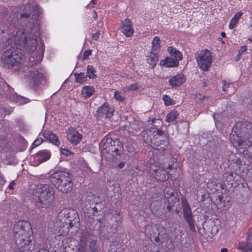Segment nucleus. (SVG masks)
<instances>
[{
    "mask_svg": "<svg viewBox=\"0 0 252 252\" xmlns=\"http://www.w3.org/2000/svg\"><path fill=\"white\" fill-rule=\"evenodd\" d=\"M40 36L39 30H37L36 34L34 35L32 32L27 35L23 31L19 30L10 39L11 44L22 46L29 53H33L35 51L37 48V39H40V42L38 46L37 52L29 58V65L31 67L40 63L44 57L45 45Z\"/></svg>",
    "mask_w": 252,
    "mask_h": 252,
    "instance_id": "obj_1",
    "label": "nucleus"
},
{
    "mask_svg": "<svg viewBox=\"0 0 252 252\" xmlns=\"http://www.w3.org/2000/svg\"><path fill=\"white\" fill-rule=\"evenodd\" d=\"M230 140L234 147L244 155L248 154L247 147L252 146V124L238 123L233 128Z\"/></svg>",
    "mask_w": 252,
    "mask_h": 252,
    "instance_id": "obj_2",
    "label": "nucleus"
},
{
    "mask_svg": "<svg viewBox=\"0 0 252 252\" xmlns=\"http://www.w3.org/2000/svg\"><path fill=\"white\" fill-rule=\"evenodd\" d=\"M14 237L16 245L21 252H32L34 245L31 239L33 234L30 222L26 220L17 221L13 227Z\"/></svg>",
    "mask_w": 252,
    "mask_h": 252,
    "instance_id": "obj_3",
    "label": "nucleus"
},
{
    "mask_svg": "<svg viewBox=\"0 0 252 252\" xmlns=\"http://www.w3.org/2000/svg\"><path fill=\"white\" fill-rule=\"evenodd\" d=\"M176 162V159L171 157L166 158L164 162L159 165H158V163L153 164L150 162L149 170L150 172L152 171L151 173L155 179L159 181L164 182L169 179L170 176L172 175L170 172L174 169V163Z\"/></svg>",
    "mask_w": 252,
    "mask_h": 252,
    "instance_id": "obj_4",
    "label": "nucleus"
},
{
    "mask_svg": "<svg viewBox=\"0 0 252 252\" xmlns=\"http://www.w3.org/2000/svg\"><path fill=\"white\" fill-rule=\"evenodd\" d=\"M24 60L25 56L20 48L10 47L2 53L0 63L4 68L10 69L15 67H19Z\"/></svg>",
    "mask_w": 252,
    "mask_h": 252,
    "instance_id": "obj_5",
    "label": "nucleus"
},
{
    "mask_svg": "<svg viewBox=\"0 0 252 252\" xmlns=\"http://www.w3.org/2000/svg\"><path fill=\"white\" fill-rule=\"evenodd\" d=\"M144 141L157 149H165L168 144L167 137L160 129L152 127L143 134Z\"/></svg>",
    "mask_w": 252,
    "mask_h": 252,
    "instance_id": "obj_6",
    "label": "nucleus"
},
{
    "mask_svg": "<svg viewBox=\"0 0 252 252\" xmlns=\"http://www.w3.org/2000/svg\"><path fill=\"white\" fill-rule=\"evenodd\" d=\"M51 183L61 192H70L73 188V183L68 172L58 171L54 173L50 177Z\"/></svg>",
    "mask_w": 252,
    "mask_h": 252,
    "instance_id": "obj_7",
    "label": "nucleus"
},
{
    "mask_svg": "<svg viewBox=\"0 0 252 252\" xmlns=\"http://www.w3.org/2000/svg\"><path fill=\"white\" fill-rule=\"evenodd\" d=\"M34 194L42 204H47L54 199L53 188L48 185H40L37 187Z\"/></svg>",
    "mask_w": 252,
    "mask_h": 252,
    "instance_id": "obj_8",
    "label": "nucleus"
},
{
    "mask_svg": "<svg viewBox=\"0 0 252 252\" xmlns=\"http://www.w3.org/2000/svg\"><path fill=\"white\" fill-rule=\"evenodd\" d=\"M195 56L199 67L204 71H208L213 61L211 51L207 49H202L197 52Z\"/></svg>",
    "mask_w": 252,
    "mask_h": 252,
    "instance_id": "obj_9",
    "label": "nucleus"
},
{
    "mask_svg": "<svg viewBox=\"0 0 252 252\" xmlns=\"http://www.w3.org/2000/svg\"><path fill=\"white\" fill-rule=\"evenodd\" d=\"M165 197L167 199V210L170 212L173 207L179 201V198L174 189L171 187H166L163 190Z\"/></svg>",
    "mask_w": 252,
    "mask_h": 252,
    "instance_id": "obj_10",
    "label": "nucleus"
},
{
    "mask_svg": "<svg viewBox=\"0 0 252 252\" xmlns=\"http://www.w3.org/2000/svg\"><path fill=\"white\" fill-rule=\"evenodd\" d=\"M28 73V76L30 83L35 87L39 86L45 78V71L42 67H39L37 70H30Z\"/></svg>",
    "mask_w": 252,
    "mask_h": 252,
    "instance_id": "obj_11",
    "label": "nucleus"
},
{
    "mask_svg": "<svg viewBox=\"0 0 252 252\" xmlns=\"http://www.w3.org/2000/svg\"><path fill=\"white\" fill-rule=\"evenodd\" d=\"M114 109L107 103H104L97 109L96 113V117L98 119L102 118H110L113 115Z\"/></svg>",
    "mask_w": 252,
    "mask_h": 252,
    "instance_id": "obj_12",
    "label": "nucleus"
},
{
    "mask_svg": "<svg viewBox=\"0 0 252 252\" xmlns=\"http://www.w3.org/2000/svg\"><path fill=\"white\" fill-rule=\"evenodd\" d=\"M68 140L73 145H78L82 139V135L79 132L76 128L70 126L66 131Z\"/></svg>",
    "mask_w": 252,
    "mask_h": 252,
    "instance_id": "obj_13",
    "label": "nucleus"
},
{
    "mask_svg": "<svg viewBox=\"0 0 252 252\" xmlns=\"http://www.w3.org/2000/svg\"><path fill=\"white\" fill-rule=\"evenodd\" d=\"M0 95L4 98H11L12 96L15 97V95L14 89L2 78L0 80Z\"/></svg>",
    "mask_w": 252,
    "mask_h": 252,
    "instance_id": "obj_14",
    "label": "nucleus"
},
{
    "mask_svg": "<svg viewBox=\"0 0 252 252\" xmlns=\"http://www.w3.org/2000/svg\"><path fill=\"white\" fill-rule=\"evenodd\" d=\"M108 144H110L109 151L115 153L116 155L120 156L123 152V145L119 139L113 140L111 138H108L106 140Z\"/></svg>",
    "mask_w": 252,
    "mask_h": 252,
    "instance_id": "obj_15",
    "label": "nucleus"
},
{
    "mask_svg": "<svg viewBox=\"0 0 252 252\" xmlns=\"http://www.w3.org/2000/svg\"><path fill=\"white\" fill-rule=\"evenodd\" d=\"M238 177V175L236 173L233 172H226L222 175V182L226 187L229 188H231L234 184L237 183V180L236 179Z\"/></svg>",
    "mask_w": 252,
    "mask_h": 252,
    "instance_id": "obj_16",
    "label": "nucleus"
},
{
    "mask_svg": "<svg viewBox=\"0 0 252 252\" xmlns=\"http://www.w3.org/2000/svg\"><path fill=\"white\" fill-rule=\"evenodd\" d=\"M67 218L64 221V223L67 225V228L69 230L70 228H72L76 223L79 222V218L78 215L75 210H72L69 213H67Z\"/></svg>",
    "mask_w": 252,
    "mask_h": 252,
    "instance_id": "obj_17",
    "label": "nucleus"
},
{
    "mask_svg": "<svg viewBox=\"0 0 252 252\" xmlns=\"http://www.w3.org/2000/svg\"><path fill=\"white\" fill-rule=\"evenodd\" d=\"M122 33L126 37H131L134 33V30L132 28V24L131 20L128 18L125 19L121 26Z\"/></svg>",
    "mask_w": 252,
    "mask_h": 252,
    "instance_id": "obj_18",
    "label": "nucleus"
},
{
    "mask_svg": "<svg viewBox=\"0 0 252 252\" xmlns=\"http://www.w3.org/2000/svg\"><path fill=\"white\" fill-rule=\"evenodd\" d=\"M186 80L185 75L182 73H178L171 77L169 80V84L172 87H179L184 84Z\"/></svg>",
    "mask_w": 252,
    "mask_h": 252,
    "instance_id": "obj_19",
    "label": "nucleus"
},
{
    "mask_svg": "<svg viewBox=\"0 0 252 252\" xmlns=\"http://www.w3.org/2000/svg\"><path fill=\"white\" fill-rule=\"evenodd\" d=\"M159 65L167 68L177 67L179 65L177 60L173 59L172 57H166L164 60L160 61Z\"/></svg>",
    "mask_w": 252,
    "mask_h": 252,
    "instance_id": "obj_20",
    "label": "nucleus"
},
{
    "mask_svg": "<svg viewBox=\"0 0 252 252\" xmlns=\"http://www.w3.org/2000/svg\"><path fill=\"white\" fill-rule=\"evenodd\" d=\"M42 135L47 140L50 141L55 145L59 146L60 144L58 136L49 130H44L42 132Z\"/></svg>",
    "mask_w": 252,
    "mask_h": 252,
    "instance_id": "obj_21",
    "label": "nucleus"
},
{
    "mask_svg": "<svg viewBox=\"0 0 252 252\" xmlns=\"http://www.w3.org/2000/svg\"><path fill=\"white\" fill-rule=\"evenodd\" d=\"M146 61L152 66V68L154 69L156 66L158 61V53H154L152 51L148 52L146 56Z\"/></svg>",
    "mask_w": 252,
    "mask_h": 252,
    "instance_id": "obj_22",
    "label": "nucleus"
},
{
    "mask_svg": "<svg viewBox=\"0 0 252 252\" xmlns=\"http://www.w3.org/2000/svg\"><path fill=\"white\" fill-rule=\"evenodd\" d=\"M50 156L49 151L44 150L38 152L35 156V158L40 163H42L48 160L50 158Z\"/></svg>",
    "mask_w": 252,
    "mask_h": 252,
    "instance_id": "obj_23",
    "label": "nucleus"
},
{
    "mask_svg": "<svg viewBox=\"0 0 252 252\" xmlns=\"http://www.w3.org/2000/svg\"><path fill=\"white\" fill-rule=\"evenodd\" d=\"M167 51L172 56L173 59L177 60L178 62L179 63L182 60L183 57L181 52L176 48L173 46H169L167 48Z\"/></svg>",
    "mask_w": 252,
    "mask_h": 252,
    "instance_id": "obj_24",
    "label": "nucleus"
},
{
    "mask_svg": "<svg viewBox=\"0 0 252 252\" xmlns=\"http://www.w3.org/2000/svg\"><path fill=\"white\" fill-rule=\"evenodd\" d=\"M182 208L183 216L185 220L192 217L190 207L186 200L182 201Z\"/></svg>",
    "mask_w": 252,
    "mask_h": 252,
    "instance_id": "obj_25",
    "label": "nucleus"
},
{
    "mask_svg": "<svg viewBox=\"0 0 252 252\" xmlns=\"http://www.w3.org/2000/svg\"><path fill=\"white\" fill-rule=\"evenodd\" d=\"M222 91L225 92L228 95L234 94L235 92V88L232 83H228L226 84L225 81H222Z\"/></svg>",
    "mask_w": 252,
    "mask_h": 252,
    "instance_id": "obj_26",
    "label": "nucleus"
},
{
    "mask_svg": "<svg viewBox=\"0 0 252 252\" xmlns=\"http://www.w3.org/2000/svg\"><path fill=\"white\" fill-rule=\"evenodd\" d=\"M242 15L243 12L239 11L233 16L229 22V28L230 29L232 30L236 26Z\"/></svg>",
    "mask_w": 252,
    "mask_h": 252,
    "instance_id": "obj_27",
    "label": "nucleus"
},
{
    "mask_svg": "<svg viewBox=\"0 0 252 252\" xmlns=\"http://www.w3.org/2000/svg\"><path fill=\"white\" fill-rule=\"evenodd\" d=\"M152 229V227H151V226H150L149 225H147L145 226V234L150 239H151L152 238H153L154 239V241L157 243H158L159 242L160 239H163V238H161V235H160L161 232H159L158 235L155 237L154 236H153L152 233H151V232H149V231H151V230Z\"/></svg>",
    "mask_w": 252,
    "mask_h": 252,
    "instance_id": "obj_28",
    "label": "nucleus"
},
{
    "mask_svg": "<svg viewBox=\"0 0 252 252\" xmlns=\"http://www.w3.org/2000/svg\"><path fill=\"white\" fill-rule=\"evenodd\" d=\"M179 115V114L177 110L174 109L172 110L166 116L165 121L167 123L174 122L178 117Z\"/></svg>",
    "mask_w": 252,
    "mask_h": 252,
    "instance_id": "obj_29",
    "label": "nucleus"
},
{
    "mask_svg": "<svg viewBox=\"0 0 252 252\" xmlns=\"http://www.w3.org/2000/svg\"><path fill=\"white\" fill-rule=\"evenodd\" d=\"M94 92L93 87L86 86H84L82 90V93L84 96L88 98L91 96Z\"/></svg>",
    "mask_w": 252,
    "mask_h": 252,
    "instance_id": "obj_30",
    "label": "nucleus"
},
{
    "mask_svg": "<svg viewBox=\"0 0 252 252\" xmlns=\"http://www.w3.org/2000/svg\"><path fill=\"white\" fill-rule=\"evenodd\" d=\"M160 38L159 37L157 36H155L152 42V51H157L160 48Z\"/></svg>",
    "mask_w": 252,
    "mask_h": 252,
    "instance_id": "obj_31",
    "label": "nucleus"
},
{
    "mask_svg": "<svg viewBox=\"0 0 252 252\" xmlns=\"http://www.w3.org/2000/svg\"><path fill=\"white\" fill-rule=\"evenodd\" d=\"M94 72L95 70L94 66L92 65H88L87 67V76L90 79H94L96 77Z\"/></svg>",
    "mask_w": 252,
    "mask_h": 252,
    "instance_id": "obj_32",
    "label": "nucleus"
},
{
    "mask_svg": "<svg viewBox=\"0 0 252 252\" xmlns=\"http://www.w3.org/2000/svg\"><path fill=\"white\" fill-rule=\"evenodd\" d=\"M162 99L166 106L173 105L175 104V101L172 99L169 95L164 94L163 95Z\"/></svg>",
    "mask_w": 252,
    "mask_h": 252,
    "instance_id": "obj_33",
    "label": "nucleus"
},
{
    "mask_svg": "<svg viewBox=\"0 0 252 252\" xmlns=\"http://www.w3.org/2000/svg\"><path fill=\"white\" fill-rule=\"evenodd\" d=\"M114 98L117 101L122 102H124L126 100L125 96L121 92L118 91H116L114 92Z\"/></svg>",
    "mask_w": 252,
    "mask_h": 252,
    "instance_id": "obj_34",
    "label": "nucleus"
},
{
    "mask_svg": "<svg viewBox=\"0 0 252 252\" xmlns=\"http://www.w3.org/2000/svg\"><path fill=\"white\" fill-rule=\"evenodd\" d=\"M75 81L78 83H83L86 80V76L84 73H75Z\"/></svg>",
    "mask_w": 252,
    "mask_h": 252,
    "instance_id": "obj_35",
    "label": "nucleus"
},
{
    "mask_svg": "<svg viewBox=\"0 0 252 252\" xmlns=\"http://www.w3.org/2000/svg\"><path fill=\"white\" fill-rule=\"evenodd\" d=\"M15 101L19 103L20 104H26L30 101L29 99L26 97L23 96L16 95L15 97Z\"/></svg>",
    "mask_w": 252,
    "mask_h": 252,
    "instance_id": "obj_36",
    "label": "nucleus"
},
{
    "mask_svg": "<svg viewBox=\"0 0 252 252\" xmlns=\"http://www.w3.org/2000/svg\"><path fill=\"white\" fill-rule=\"evenodd\" d=\"M96 240H92L90 242L89 248L91 250L92 252H97L98 247L96 246Z\"/></svg>",
    "mask_w": 252,
    "mask_h": 252,
    "instance_id": "obj_37",
    "label": "nucleus"
},
{
    "mask_svg": "<svg viewBox=\"0 0 252 252\" xmlns=\"http://www.w3.org/2000/svg\"><path fill=\"white\" fill-rule=\"evenodd\" d=\"M186 220L188 222L190 231L192 232H195V228L194 225V221L192 217L186 219Z\"/></svg>",
    "mask_w": 252,
    "mask_h": 252,
    "instance_id": "obj_38",
    "label": "nucleus"
},
{
    "mask_svg": "<svg viewBox=\"0 0 252 252\" xmlns=\"http://www.w3.org/2000/svg\"><path fill=\"white\" fill-rule=\"evenodd\" d=\"M89 237V233L86 231L82 232L81 234V236L80 237V240L81 242H86V240Z\"/></svg>",
    "mask_w": 252,
    "mask_h": 252,
    "instance_id": "obj_39",
    "label": "nucleus"
},
{
    "mask_svg": "<svg viewBox=\"0 0 252 252\" xmlns=\"http://www.w3.org/2000/svg\"><path fill=\"white\" fill-rule=\"evenodd\" d=\"M43 142V140L42 138H36L32 145V147L34 148L39 145H40Z\"/></svg>",
    "mask_w": 252,
    "mask_h": 252,
    "instance_id": "obj_40",
    "label": "nucleus"
},
{
    "mask_svg": "<svg viewBox=\"0 0 252 252\" xmlns=\"http://www.w3.org/2000/svg\"><path fill=\"white\" fill-rule=\"evenodd\" d=\"M100 35V32L99 31H96L92 34L91 39L93 41H98Z\"/></svg>",
    "mask_w": 252,
    "mask_h": 252,
    "instance_id": "obj_41",
    "label": "nucleus"
},
{
    "mask_svg": "<svg viewBox=\"0 0 252 252\" xmlns=\"http://www.w3.org/2000/svg\"><path fill=\"white\" fill-rule=\"evenodd\" d=\"M61 153L62 155L66 156V157L69 156L73 154V153L69 150L65 148H62L61 149Z\"/></svg>",
    "mask_w": 252,
    "mask_h": 252,
    "instance_id": "obj_42",
    "label": "nucleus"
},
{
    "mask_svg": "<svg viewBox=\"0 0 252 252\" xmlns=\"http://www.w3.org/2000/svg\"><path fill=\"white\" fill-rule=\"evenodd\" d=\"M155 205H156L158 206V207L157 208V209H158V207L160 208V206L159 205H158V201L154 202L151 204L150 208L151 209V211H152V212L154 214H155V215H156V210L154 207V206Z\"/></svg>",
    "mask_w": 252,
    "mask_h": 252,
    "instance_id": "obj_43",
    "label": "nucleus"
},
{
    "mask_svg": "<svg viewBox=\"0 0 252 252\" xmlns=\"http://www.w3.org/2000/svg\"><path fill=\"white\" fill-rule=\"evenodd\" d=\"M139 85L138 83H135L129 85L128 89V90L136 91L139 89Z\"/></svg>",
    "mask_w": 252,
    "mask_h": 252,
    "instance_id": "obj_44",
    "label": "nucleus"
},
{
    "mask_svg": "<svg viewBox=\"0 0 252 252\" xmlns=\"http://www.w3.org/2000/svg\"><path fill=\"white\" fill-rule=\"evenodd\" d=\"M92 51L91 50H86L83 54V60L87 59L91 55Z\"/></svg>",
    "mask_w": 252,
    "mask_h": 252,
    "instance_id": "obj_45",
    "label": "nucleus"
},
{
    "mask_svg": "<svg viewBox=\"0 0 252 252\" xmlns=\"http://www.w3.org/2000/svg\"><path fill=\"white\" fill-rule=\"evenodd\" d=\"M248 49L247 46L246 45H243L240 47V49L238 51V56H240L241 54L246 52Z\"/></svg>",
    "mask_w": 252,
    "mask_h": 252,
    "instance_id": "obj_46",
    "label": "nucleus"
},
{
    "mask_svg": "<svg viewBox=\"0 0 252 252\" xmlns=\"http://www.w3.org/2000/svg\"><path fill=\"white\" fill-rule=\"evenodd\" d=\"M248 247V246L246 244H244L243 245L240 246V249L242 252H247Z\"/></svg>",
    "mask_w": 252,
    "mask_h": 252,
    "instance_id": "obj_47",
    "label": "nucleus"
},
{
    "mask_svg": "<svg viewBox=\"0 0 252 252\" xmlns=\"http://www.w3.org/2000/svg\"><path fill=\"white\" fill-rule=\"evenodd\" d=\"M167 247H168L169 249H174V246L173 244V242L171 240L170 241L169 243L167 245Z\"/></svg>",
    "mask_w": 252,
    "mask_h": 252,
    "instance_id": "obj_48",
    "label": "nucleus"
},
{
    "mask_svg": "<svg viewBox=\"0 0 252 252\" xmlns=\"http://www.w3.org/2000/svg\"><path fill=\"white\" fill-rule=\"evenodd\" d=\"M30 13H25L21 14L20 15V17H21V18H28L30 17Z\"/></svg>",
    "mask_w": 252,
    "mask_h": 252,
    "instance_id": "obj_49",
    "label": "nucleus"
},
{
    "mask_svg": "<svg viewBox=\"0 0 252 252\" xmlns=\"http://www.w3.org/2000/svg\"><path fill=\"white\" fill-rule=\"evenodd\" d=\"M15 185V183L14 181H11L8 186V188L12 190L13 189V186Z\"/></svg>",
    "mask_w": 252,
    "mask_h": 252,
    "instance_id": "obj_50",
    "label": "nucleus"
},
{
    "mask_svg": "<svg viewBox=\"0 0 252 252\" xmlns=\"http://www.w3.org/2000/svg\"><path fill=\"white\" fill-rule=\"evenodd\" d=\"M125 166V163L124 162H120L118 165V167L120 168V169H122Z\"/></svg>",
    "mask_w": 252,
    "mask_h": 252,
    "instance_id": "obj_51",
    "label": "nucleus"
},
{
    "mask_svg": "<svg viewBox=\"0 0 252 252\" xmlns=\"http://www.w3.org/2000/svg\"><path fill=\"white\" fill-rule=\"evenodd\" d=\"M93 17L96 20L97 18V14L95 11H93Z\"/></svg>",
    "mask_w": 252,
    "mask_h": 252,
    "instance_id": "obj_52",
    "label": "nucleus"
},
{
    "mask_svg": "<svg viewBox=\"0 0 252 252\" xmlns=\"http://www.w3.org/2000/svg\"><path fill=\"white\" fill-rule=\"evenodd\" d=\"M185 125L187 127V128L188 130H189V122H185Z\"/></svg>",
    "mask_w": 252,
    "mask_h": 252,
    "instance_id": "obj_53",
    "label": "nucleus"
},
{
    "mask_svg": "<svg viewBox=\"0 0 252 252\" xmlns=\"http://www.w3.org/2000/svg\"><path fill=\"white\" fill-rule=\"evenodd\" d=\"M220 35L222 37L224 38L226 36V34L224 32H222L220 33Z\"/></svg>",
    "mask_w": 252,
    "mask_h": 252,
    "instance_id": "obj_54",
    "label": "nucleus"
},
{
    "mask_svg": "<svg viewBox=\"0 0 252 252\" xmlns=\"http://www.w3.org/2000/svg\"><path fill=\"white\" fill-rule=\"evenodd\" d=\"M247 252H252V245H251L250 248L248 247Z\"/></svg>",
    "mask_w": 252,
    "mask_h": 252,
    "instance_id": "obj_55",
    "label": "nucleus"
},
{
    "mask_svg": "<svg viewBox=\"0 0 252 252\" xmlns=\"http://www.w3.org/2000/svg\"><path fill=\"white\" fill-rule=\"evenodd\" d=\"M218 40L221 42L222 44H224L225 41H223L221 37H219Z\"/></svg>",
    "mask_w": 252,
    "mask_h": 252,
    "instance_id": "obj_56",
    "label": "nucleus"
},
{
    "mask_svg": "<svg viewBox=\"0 0 252 252\" xmlns=\"http://www.w3.org/2000/svg\"><path fill=\"white\" fill-rule=\"evenodd\" d=\"M228 252V249L226 248H222L221 250V252Z\"/></svg>",
    "mask_w": 252,
    "mask_h": 252,
    "instance_id": "obj_57",
    "label": "nucleus"
},
{
    "mask_svg": "<svg viewBox=\"0 0 252 252\" xmlns=\"http://www.w3.org/2000/svg\"><path fill=\"white\" fill-rule=\"evenodd\" d=\"M93 210L95 211V212H97V209L96 208V207H94V208H93Z\"/></svg>",
    "mask_w": 252,
    "mask_h": 252,
    "instance_id": "obj_58",
    "label": "nucleus"
},
{
    "mask_svg": "<svg viewBox=\"0 0 252 252\" xmlns=\"http://www.w3.org/2000/svg\"><path fill=\"white\" fill-rule=\"evenodd\" d=\"M250 27L252 29V22H251L250 24Z\"/></svg>",
    "mask_w": 252,
    "mask_h": 252,
    "instance_id": "obj_59",
    "label": "nucleus"
},
{
    "mask_svg": "<svg viewBox=\"0 0 252 252\" xmlns=\"http://www.w3.org/2000/svg\"><path fill=\"white\" fill-rule=\"evenodd\" d=\"M117 216H120V212L117 213Z\"/></svg>",
    "mask_w": 252,
    "mask_h": 252,
    "instance_id": "obj_60",
    "label": "nucleus"
},
{
    "mask_svg": "<svg viewBox=\"0 0 252 252\" xmlns=\"http://www.w3.org/2000/svg\"><path fill=\"white\" fill-rule=\"evenodd\" d=\"M162 229L163 230V231H165V228H164V227L162 228Z\"/></svg>",
    "mask_w": 252,
    "mask_h": 252,
    "instance_id": "obj_61",
    "label": "nucleus"
},
{
    "mask_svg": "<svg viewBox=\"0 0 252 252\" xmlns=\"http://www.w3.org/2000/svg\"><path fill=\"white\" fill-rule=\"evenodd\" d=\"M168 240H169L168 239H167V242H166V244H165L166 245H167V242H168Z\"/></svg>",
    "mask_w": 252,
    "mask_h": 252,
    "instance_id": "obj_62",
    "label": "nucleus"
},
{
    "mask_svg": "<svg viewBox=\"0 0 252 252\" xmlns=\"http://www.w3.org/2000/svg\"><path fill=\"white\" fill-rule=\"evenodd\" d=\"M135 168H136V169H138V166H136V167H135Z\"/></svg>",
    "mask_w": 252,
    "mask_h": 252,
    "instance_id": "obj_63",
    "label": "nucleus"
},
{
    "mask_svg": "<svg viewBox=\"0 0 252 252\" xmlns=\"http://www.w3.org/2000/svg\"><path fill=\"white\" fill-rule=\"evenodd\" d=\"M167 239V237H165V239L164 240V241H165L166 239Z\"/></svg>",
    "mask_w": 252,
    "mask_h": 252,
    "instance_id": "obj_64",
    "label": "nucleus"
}]
</instances>
